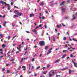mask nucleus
I'll use <instances>...</instances> for the list:
<instances>
[{
    "label": "nucleus",
    "mask_w": 77,
    "mask_h": 77,
    "mask_svg": "<svg viewBox=\"0 0 77 77\" xmlns=\"http://www.w3.org/2000/svg\"><path fill=\"white\" fill-rule=\"evenodd\" d=\"M39 44L41 46H43L45 44V42L44 41H40L39 42Z\"/></svg>",
    "instance_id": "1"
},
{
    "label": "nucleus",
    "mask_w": 77,
    "mask_h": 77,
    "mask_svg": "<svg viewBox=\"0 0 77 77\" xmlns=\"http://www.w3.org/2000/svg\"><path fill=\"white\" fill-rule=\"evenodd\" d=\"M61 10L63 13H65V8H62Z\"/></svg>",
    "instance_id": "2"
},
{
    "label": "nucleus",
    "mask_w": 77,
    "mask_h": 77,
    "mask_svg": "<svg viewBox=\"0 0 77 77\" xmlns=\"http://www.w3.org/2000/svg\"><path fill=\"white\" fill-rule=\"evenodd\" d=\"M72 62L73 63L74 65L75 66V67H76V68H77V63H75V62H74V61H73V60H72Z\"/></svg>",
    "instance_id": "3"
},
{
    "label": "nucleus",
    "mask_w": 77,
    "mask_h": 77,
    "mask_svg": "<svg viewBox=\"0 0 77 77\" xmlns=\"http://www.w3.org/2000/svg\"><path fill=\"white\" fill-rule=\"evenodd\" d=\"M51 52V51H48L47 52V54H46V55L47 56L48 54H50Z\"/></svg>",
    "instance_id": "4"
},
{
    "label": "nucleus",
    "mask_w": 77,
    "mask_h": 77,
    "mask_svg": "<svg viewBox=\"0 0 77 77\" xmlns=\"http://www.w3.org/2000/svg\"><path fill=\"white\" fill-rule=\"evenodd\" d=\"M14 12L17 14V15H18L19 14V12L17 11V10H15L14 11Z\"/></svg>",
    "instance_id": "5"
},
{
    "label": "nucleus",
    "mask_w": 77,
    "mask_h": 77,
    "mask_svg": "<svg viewBox=\"0 0 77 77\" xmlns=\"http://www.w3.org/2000/svg\"><path fill=\"white\" fill-rule=\"evenodd\" d=\"M65 1H63L61 2V4H60V6H62V5H63L64 4V3H65Z\"/></svg>",
    "instance_id": "6"
},
{
    "label": "nucleus",
    "mask_w": 77,
    "mask_h": 77,
    "mask_svg": "<svg viewBox=\"0 0 77 77\" xmlns=\"http://www.w3.org/2000/svg\"><path fill=\"white\" fill-rule=\"evenodd\" d=\"M44 2H41V4L40 5L42 6H44Z\"/></svg>",
    "instance_id": "7"
},
{
    "label": "nucleus",
    "mask_w": 77,
    "mask_h": 77,
    "mask_svg": "<svg viewBox=\"0 0 77 77\" xmlns=\"http://www.w3.org/2000/svg\"><path fill=\"white\" fill-rule=\"evenodd\" d=\"M34 15H35V14H33V13H32V14H30L29 16L30 17H33V16H34Z\"/></svg>",
    "instance_id": "8"
},
{
    "label": "nucleus",
    "mask_w": 77,
    "mask_h": 77,
    "mask_svg": "<svg viewBox=\"0 0 77 77\" xmlns=\"http://www.w3.org/2000/svg\"><path fill=\"white\" fill-rule=\"evenodd\" d=\"M59 62H60V60L58 59L56 61L55 63H58Z\"/></svg>",
    "instance_id": "9"
},
{
    "label": "nucleus",
    "mask_w": 77,
    "mask_h": 77,
    "mask_svg": "<svg viewBox=\"0 0 77 77\" xmlns=\"http://www.w3.org/2000/svg\"><path fill=\"white\" fill-rule=\"evenodd\" d=\"M7 6H8V10H10L11 9H10V7H11V6H10V5L9 4H8V5Z\"/></svg>",
    "instance_id": "10"
},
{
    "label": "nucleus",
    "mask_w": 77,
    "mask_h": 77,
    "mask_svg": "<svg viewBox=\"0 0 77 77\" xmlns=\"http://www.w3.org/2000/svg\"><path fill=\"white\" fill-rule=\"evenodd\" d=\"M49 47L48 46H46L45 47V50H47L48 48Z\"/></svg>",
    "instance_id": "11"
},
{
    "label": "nucleus",
    "mask_w": 77,
    "mask_h": 77,
    "mask_svg": "<svg viewBox=\"0 0 77 77\" xmlns=\"http://www.w3.org/2000/svg\"><path fill=\"white\" fill-rule=\"evenodd\" d=\"M69 74H70L71 73V72H72V71H71L69 69Z\"/></svg>",
    "instance_id": "12"
},
{
    "label": "nucleus",
    "mask_w": 77,
    "mask_h": 77,
    "mask_svg": "<svg viewBox=\"0 0 77 77\" xmlns=\"http://www.w3.org/2000/svg\"><path fill=\"white\" fill-rule=\"evenodd\" d=\"M36 29H34V30H32V31L34 32V33H35V32H36Z\"/></svg>",
    "instance_id": "13"
},
{
    "label": "nucleus",
    "mask_w": 77,
    "mask_h": 77,
    "mask_svg": "<svg viewBox=\"0 0 77 77\" xmlns=\"http://www.w3.org/2000/svg\"><path fill=\"white\" fill-rule=\"evenodd\" d=\"M18 15H19V16H21V15H23V13H19Z\"/></svg>",
    "instance_id": "14"
},
{
    "label": "nucleus",
    "mask_w": 77,
    "mask_h": 77,
    "mask_svg": "<svg viewBox=\"0 0 77 77\" xmlns=\"http://www.w3.org/2000/svg\"><path fill=\"white\" fill-rule=\"evenodd\" d=\"M28 47V46H26V48H24V50L25 51H26V50H27V47Z\"/></svg>",
    "instance_id": "15"
},
{
    "label": "nucleus",
    "mask_w": 77,
    "mask_h": 77,
    "mask_svg": "<svg viewBox=\"0 0 77 77\" xmlns=\"http://www.w3.org/2000/svg\"><path fill=\"white\" fill-rule=\"evenodd\" d=\"M2 47V48H5V47H6V45H5L3 44Z\"/></svg>",
    "instance_id": "16"
},
{
    "label": "nucleus",
    "mask_w": 77,
    "mask_h": 77,
    "mask_svg": "<svg viewBox=\"0 0 77 77\" xmlns=\"http://www.w3.org/2000/svg\"><path fill=\"white\" fill-rule=\"evenodd\" d=\"M68 67H67L66 68H63V69H62V70H63V71H64V70H66V69H68Z\"/></svg>",
    "instance_id": "17"
},
{
    "label": "nucleus",
    "mask_w": 77,
    "mask_h": 77,
    "mask_svg": "<svg viewBox=\"0 0 77 77\" xmlns=\"http://www.w3.org/2000/svg\"><path fill=\"white\" fill-rule=\"evenodd\" d=\"M57 27L58 28H60L61 27V25L60 26L59 25H57Z\"/></svg>",
    "instance_id": "18"
},
{
    "label": "nucleus",
    "mask_w": 77,
    "mask_h": 77,
    "mask_svg": "<svg viewBox=\"0 0 77 77\" xmlns=\"http://www.w3.org/2000/svg\"><path fill=\"white\" fill-rule=\"evenodd\" d=\"M10 72V70H7V72H6V74H8Z\"/></svg>",
    "instance_id": "19"
},
{
    "label": "nucleus",
    "mask_w": 77,
    "mask_h": 77,
    "mask_svg": "<svg viewBox=\"0 0 77 77\" xmlns=\"http://www.w3.org/2000/svg\"><path fill=\"white\" fill-rule=\"evenodd\" d=\"M21 66H20L19 68H18V69H19V70H20V69H21Z\"/></svg>",
    "instance_id": "20"
},
{
    "label": "nucleus",
    "mask_w": 77,
    "mask_h": 77,
    "mask_svg": "<svg viewBox=\"0 0 77 77\" xmlns=\"http://www.w3.org/2000/svg\"><path fill=\"white\" fill-rule=\"evenodd\" d=\"M5 70V68L4 67L2 69V71H4Z\"/></svg>",
    "instance_id": "21"
},
{
    "label": "nucleus",
    "mask_w": 77,
    "mask_h": 77,
    "mask_svg": "<svg viewBox=\"0 0 77 77\" xmlns=\"http://www.w3.org/2000/svg\"><path fill=\"white\" fill-rule=\"evenodd\" d=\"M18 15H14V17H18Z\"/></svg>",
    "instance_id": "22"
},
{
    "label": "nucleus",
    "mask_w": 77,
    "mask_h": 77,
    "mask_svg": "<svg viewBox=\"0 0 77 77\" xmlns=\"http://www.w3.org/2000/svg\"><path fill=\"white\" fill-rule=\"evenodd\" d=\"M15 60V58L12 59L10 60V61H12L13 62V61H14Z\"/></svg>",
    "instance_id": "23"
},
{
    "label": "nucleus",
    "mask_w": 77,
    "mask_h": 77,
    "mask_svg": "<svg viewBox=\"0 0 77 77\" xmlns=\"http://www.w3.org/2000/svg\"><path fill=\"white\" fill-rule=\"evenodd\" d=\"M50 64L48 65L47 66V68H49V67H50Z\"/></svg>",
    "instance_id": "24"
},
{
    "label": "nucleus",
    "mask_w": 77,
    "mask_h": 77,
    "mask_svg": "<svg viewBox=\"0 0 77 77\" xmlns=\"http://www.w3.org/2000/svg\"><path fill=\"white\" fill-rule=\"evenodd\" d=\"M41 67V66H39L38 67L36 68V69H39L40 68V67Z\"/></svg>",
    "instance_id": "25"
},
{
    "label": "nucleus",
    "mask_w": 77,
    "mask_h": 77,
    "mask_svg": "<svg viewBox=\"0 0 77 77\" xmlns=\"http://www.w3.org/2000/svg\"><path fill=\"white\" fill-rule=\"evenodd\" d=\"M22 67L23 69H24L26 68V66H22Z\"/></svg>",
    "instance_id": "26"
},
{
    "label": "nucleus",
    "mask_w": 77,
    "mask_h": 77,
    "mask_svg": "<svg viewBox=\"0 0 77 77\" xmlns=\"http://www.w3.org/2000/svg\"><path fill=\"white\" fill-rule=\"evenodd\" d=\"M4 4H5V6H8V5H9V4H6V2H4Z\"/></svg>",
    "instance_id": "27"
},
{
    "label": "nucleus",
    "mask_w": 77,
    "mask_h": 77,
    "mask_svg": "<svg viewBox=\"0 0 77 77\" xmlns=\"http://www.w3.org/2000/svg\"><path fill=\"white\" fill-rule=\"evenodd\" d=\"M47 71H45L43 72V74H45L47 73Z\"/></svg>",
    "instance_id": "28"
},
{
    "label": "nucleus",
    "mask_w": 77,
    "mask_h": 77,
    "mask_svg": "<svg viewBox=\"0 0 77 77\" xmlns=\"http://www.w3.org/2000/svg\"><path fill=\"white\" fill-rule=\"evenodd\" d=\"M66 56V54H65L64 55H63L62 57H61V58L62 59V58H63V57H64L65 56Z\"/></svg>",
    "instance_id": "29"
},
{
    "label": "nucleus",
    "mask_w": 77,
    "mask_h": 77,
    "mask_svg": "<svg viewBox=\"0 0 77 77\" xmlns=\"http://www.w3.org/2000/svg\"><path fill=\"white\" fill-rule=\"evenodd\" d=\"M55 77H60V75H57V74H56Z\"/></svg>",
    "instance_id": "30"
},
{
    "label": "nucleus",
    "mask_w": 77,
    "mask_h": 77,
    "mask_svg": "<svg viewBox=\"0 0 77 77\" xmlns=\"http://www.w3.org/2000/svg\"><path fill=\"white\" fill-rule=\"evenodd\" d=\"M0 3H2V4L3 5L4 4V2L3 1H0Z\"/></svg>",
    "instance_id": "31"
},
{
    "label": "nucleus",
    "mask_w": 77,
    "mask_h": 77,
    "mask_svg": "<svg viewBox=\"0 0 77 77\" xmlns=\"http://www.w3.org/2000/svg\"><path fill=\"white\" fill-rule=\"evenodd\" d=\"M66 35H68V36H69V32H67L66 33Z\"/></svg>",
    "instance_id": "32"
},
{
    "label": "nucleus",
    "mask_w": 77,
    "mask_h": 77,
    "mask_svg": "<svg viewBox=\"0 0 77 77\" xmlns=\"http://www.w3.org/2000/svg\"><path fill=\"white\" fill-rule=\"evenodd\" d=\"M29 69H30V67H31V65H30V64H29Z\"/></svg>",
    "instance_id": "33"
},
{
    "label": "nucleus",
    "mask_w": 77,
    "mask_h": 77,
    "mask_svg": "<svg viewBox=\"0 0 77 77\" xmlns=\"http://www.w3.org/2000/svg\"><path fill=\"white\" fill-rule=\"evenodd\" d=\"M66 39V37H64L63 38V40H65Z\"/></svg>",
    "instance_id": "34"
},
{
    "label": "nucleus",
    "mask_w": 77,
    "mask_h": 77,
    "mask_svg": "<svg viewBox=\"0 0 77 77\" xmlns=\"http://www.w3.org/2000/svg\"><path fill=\"white\" fill-rule=\"evenodd\" d=\"M45 29H47V25H45Z\"/></svg>",
    "instance_id": "35"
},
{
    "label": "nucleus",
    "mask_w": 77,
    "mask_h": 77,
    "mask_svg": "<svg viewBox=\"0 0 77 77\" xmlns=\"http://www.w3.org/2000/svg\"><path fill=\"white\" fill-rule=\"evenodd\" d=\"M0 36H1V38H2L3 37V36L2 35V34H0Z\"/></svg>",
    "instance_id": "36"
},
{
    "label": "nucleus",
    "mask_w": 77,
    "mask_h": 77,
    "mask_svg": "<svg viewBox=\"0 0 77 77\" xmlns=\"http://www.w3.org/2000/svg\"><path fill=\"white\" fill-rule=\"evenodd\" d=\"M15 37H16V35H15L12 38V39H11V40H13V39H14V38H15Z\"/></svg>",
    "instance_id": "37"
},
{
    "label": "nucleus",
    "mask_w": 77,
    "mask_h": 77,
    "mask_svg": "<svg viewBox=\"0 0 77 77\" xmlns=\"http://www.w3.org/2000/svg\"><path fill=\"white\" fill-rule=\"evenodd\" d=\"M21 44H20V45L19 46L20 49H21Z\"/></svg>",
    "instance_id": "38"
},
{
    "label": "nucleus",
    "mask_w": 77,
    "mask_h": 77,
    "mask_svg": "<svg viewBox=\"0 0 77 77\" xmlns=\"http://www.w3.org/2000/svg\"><path fill=\"white\" fill-rule=\"evenodd\" d=\"M53 40L54 41H56V40L54 39V37L53 38Z\"/></svg>",
    "instance_id": "39"
},
{
    "label": "nucleus",
    "mask_w": 77,
    "mask_h": 77,
    "mask_svg": "<svg viewBox=\"0 0 77 77\" xmlns=\"http://www.w3.org/2000/svg\"><path fill=\"white\" fill-rule=\"evenodd\" d=\"M14 8H17V9H18V7H17V6H14Z\"/></svg>",
    "instance_id": "40"
},
{
    "label": "nucleus",
    "mask_w": 77,
    "mask_h": 77,
    "mask_svg": "<svg viewBox=\"0 0 77 77\" xmlns=\"http://www.w3.org/2000/svg\"><path fill=\"white\" fill-rule=\"evenodd\" d=\"M9 65H10V64H9V63L7 64H6L7 66H9Z\"/></svg>",
    "instance_id": "41"
},
{
    "label": "nucleus",
    "mask_w": 77,
    "mask_h": 77,
    "mask_svg": "<svg viewBox=\"0 0 77 77\" xmlns=\"http://www.w3.org/2000/svg\"><path fill=\"white\" fill-rule=\"evenodd\" d=\"M70 0H68L67 1V3H70Z\"/></svg>",
    "instance_id": "42"
},
{
    "label": "nucleus",
    "mask_w": 77,
    "mask_h": 77,
    "mask_svg": "<svg viewBox=\"0 0 77 77\" xmlns=\"http://www.w3.org/2000/svg\"><path fill=\"white\" fill-rule=\"evenodd\" d=\"M45 12L46 13V14H48V12L47 11H46Z\"/></svg>",
    "instance_id": "43"
},
{
    "label": "nucleus",
    "mask_w": 77,
    "mask_h": 77,
    "mask_svg": "<svg viewBox=\"0 0 77 77\" xmlns=\"http://www.w3.org/2000/svg\"><path fill=\"white\" fill-rule=\"evenodd\" d=\"M26 32H27V33H30V32L29 31H26Z\"/></svg>",
    "instance_id": "44"
},
{
    "label": "nucleus",
    "mask_w": 77,
    "mask_h": 77,
    "mask_svg": "<svg viewBox=\"0 0 77 77\" xmlns=\"http://www.w3.org/2000/svg\"><path fill=\"white\" fill-rule=\"evenodd\" d=\"M65 47H68V45H65Z\"/></svg>",
    "instance_id": "45"
},
{
    "label": "nucleus",
    "mask_w": 77,
    "mask_h": 77,
    "mask_svg": "<svg viewBox=\"0 0 77 77\" xmlns=\"http://www.w3.org/2000/svg\"><path fill=\"white\" fill-rule=\"evenodd\" d=\"M39 26H37V27L35 28V29H37L39 28Z\"/></svg>",
    "instance_id": "46"
},
{
    "label": "nucleus",
    "mask_w": 77,
    "mask_h": 77,
    "mask_svg": "<svg viewBox=\"0 0 77 77\" xmlns=\"http://www.w3.org/2000/svg\"><path fill=\"white\" fill-rule=\"evenodd\" d=\"M55 32H57V29H55Z\"/></svg>",
    "instance_id": "47"
},
{
    "label": "nucleus",
    "mask_w": 77,
    "mask_h": 77,
    "mask_svg": "<svg viewBox=\"0 0 77 77\" xmlns=\"http://www.w3.org/2000/svg\"><path fill=\"white\" fill-rule=\"evenodd\" d=\"M62 25H63V26H64V27H65V25L63 24V23H62Z\"/></svg>",
    "instance_id": "48"
},
{
    "label": "nucleus",
    "mask_w": 77,
    "mask_h": 77,
    "mask_svg": "<svg viewBox=\"0 0 77 77\" xmlns=\"http://www.w3.org/2000/svg\"><path fill=\"white\" fill-rule=\"evenodd\" d=\"M23 71H25V70H26V69L25 68V69H23L22 70Z\"/></svg>",
    "instance_id": "49"
},
{
    "label": "nucleus",
    "mask_w": 77,
    "mask_h": 77,
    "mask_svg": "<svg viewBox=\"0 0 77 77\" xmlns=\"http://www.w3.org/2000/svg\"><path fill=\"white\" fill-rule=\"evenodd\" d=\"M34 60H35V59L34 58H32V61H34Z\"/></svg>",
    "instance_id": "50"
},
{
    "label": "nucleus",
    "mask_w": 77,
    "mask_h": 77,
    "mask_svg": "<svg viewBox=\"0 0 77 77\" xmlns=\"http://www.w3.org/2000/svg\"><path fill=\"white\" fill-rule=\"evenodd\" d=\"M17 53H19V52L18 51H17L16 52V54H17Z\"/></svg>",
    "instance_id": "51"
},
{
    "label": "nucleus",
    "mask_w": 77,
    "mask_h": 77,
    "mask_svg": "<svg viewBox=\"0 0 77 77\" xmlns=\"http://www.w3.org/2000/svg\"><path fill=\"white\" fill-rule=\"evenodd\" d=\"M6 54H3V55L5 57V56H6Z\"/></svg>",
    "instance_id": "52"
},
{
    "label": "nucleus",
    "mask_w": 77,
    "mask_h": 77,
    "mask_svg": "<svg viewBox=\"0 0 77 77\" xmlns=\"http://www.w3.org/2000/svg\"><path fill=\"white\" fill-rule=\"evenodd\" d=\"M44 18H45V17H44V16L42 17V19H44Z\"/></svg>",
    "instance_id": "53"
},
{
    "label": "nucleus",
    "mask_w": 77,
    "mask_h": 77,
    "mask_svg": "<svg viewBox=\"0 0 77 77\" xmlns=\"http://www.w3.org/2000/svg\"><path fill=\"white\" fill-rule=\"evenodd\" d=\"M11 5H13V2H11Z\"/></svg>",
    "instance_id": "54"
},
{
    "label": "nucleus",
    "mask_w": 77,
    "mask_h": 77,
    "mask_svg": "<svg viewBox=\"0 0 77 77\" xmlns=\"http://www.w3.org/2000/svg\"><path fill=\"white\" fill-rule=\"evenodd\" d=\"M9 38H10V36H9L8 37V40H9Z\"/></svg>",
    "instance_id": "55"
},
{
    "label": "nucleus",
    "mask_w": 77,
    "mask_h": 77,
    "mask_svg": "<svg viewBox=\"0 0 77 77\" xmlns=\"http://www.w3.org/2000/svg\"><path fill=\"white\" fill-rule=\"evenodd\" d=\"M70 57H72V54H70Z\"/></svg>",
    "instance_id": "56"
},
{
    "label": "nucleus",
    "mask_w": 77,
    "mask_h": 77,
    "mask_svg": "<svg viewBox=\"0 0 77 77\" xmlns=\"http://www.w3.org/2000/svg\"><path fill=\"white\" fill-rule=\"evenodd\" d=\"M42 26V24H40L39 25V27H41Z\"/></svg>",
    "instance_id": "57"
},
{
    "label": "nucleus",
    "mask_w": 77,
    "mask_h": 77,
    "mask_svg": "<svg viewBox=\"0 0 77 77\" xmlns=\"http://www.w3.org/2000/svg\"><path fill=\"white\" fill-rule=\"evenodd\" d=\"M59 35H60V33L59 32L58 33H57L58 36H59Z\"/></svg>",
    "instance_id": "58"
},
{
    "label": "nucleus",
    "mask_w": 77,
    "mask_h": 77,
    "mask_svg": "<svg viewBox=\"0 0 77 77\" xmlns=\"http://www.w3.org/2000/svg\"><path fill=\"white\" fill-rule=\"evenodd\" d=\"M63 52H66V50H63Z\"/></svg>",
    "instance_id": "59"
},
{
    "label": "nucleus",
    "mask_w": 77,
    "mask_h": 77,
    "mask_svg": "<svg viewBox=\"0 0 77 77\" xmlns=\"http://www.w3.org/2000/svg\"><path fill=\"white\" fill-rule=\"evenodd\" d=\"M53 49V48H51V49H50L49 50V51H50L51 50H52Z\"/></svg>",
    "instance_id": "60"
},
{
    "label": "nucleus",
    "mask_w": 77,
    "mask_h": 77,
    "mask_svg": "<svg viewBox=\"0 0 77 77\" xmlns=\"http://www.w3.org/2000/svg\"><path fill=\"white\" fill-rule=\"evenodd\" d=\"M49 77H50L51 76V74H49Z\"/></svg>",
    "instance_id": "61"
},
{
    "label": "nucleus",
    "mask_w": 77,
    "mask_h": 77,
    "mask_svg": "<svg viewBox=\"0 0 77 77\" xmlns=\"http://www.w3.org/2000/svg\"><path fill=\"white\" fill-rule=\"evenodd\" d=\"M5 17V15H4L3 16H2V18H4Z\"/></svg>",
    "instance_id": "62"
},
{
    "label": "nucleus",
    "mask_w": 77,
    "mask_h": 77,
    "mask_svg": "<svg viewBox=\"0 0 77 77\" xmlns=\"http://www.w3.org/2000/svg\"><path fill=\"white\" fill-rule=\"evenodd\" d=\"M16 45V44H13V46H15V45Z\"/></svg>",
    "instance_id": "63"
},
{
    "label": "nucleus",
    "mask_w": 77,
    "mask_h": 77,
    "mask_svg": "<svg viewBox=\"0 0 77 77\" xmlns=\"http://www.w3.org/2000/svg\"><path fill=\"white\" fill-rule=\"evenodd\" d=\"M40 77H45V76L43 75L42 76H41Z\"/></svg>",
    "instance_id": "64"
}]
</instances>
